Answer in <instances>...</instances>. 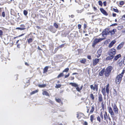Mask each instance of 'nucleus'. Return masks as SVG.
<instances>
[{
	"label": "nucleus",
	"instance_id": "6",
	"mask_svg": "<svg viewBox=\"0 0 125 125\" xmlns=\"http://www.w3.org/2000/svg\"><path fill=\"white\" fill-rule=\"evenodd\" d=\"M90 88L92 90L94 91H97L98 90V85L97 84H95L94 86L93 85H91L90 86Z\"/></svg>",
	"mask_w": 125,
	"mask_h": 125
},
{
	"label": "nucleus",
	"instance_id": "29",
	"mask_svg": "<svg viewBox=\"0 0 125 125\" xmlns=\"http://www.w3.org/2000/svg\"><path fill=\"white\" fill-rule=\"evenodd\" d=\"M80 62L81 63H85L86 62V60L84 58H83L80 60Z\"/></svg>",
	"mask_w": 125,
	"mask_h": 125
},
{
	"label": "nucleus",
	"instance_id": "21",
	"mask_svg": "<svg viewBox=\"0 0 125 125\" xmlns=\"http://www.w3.org/2000/svg\"><path fill=\"white\" fill-rule=\"evenodd\" d=\"M114 56L112 55H110V56L107 57L106 58V60H108L112 59L113 58Z\"/></svg>",
	"mask_w": 125,
	"mask_h": 125
},
{
	"label": "nucleus",
	"instance_id": "9",
	"mask_svg": "<svg viewBox=\"0 0 125 125\" xmlns=\"http://www.w3.org/2000/svg\"><path fill=\"white\" fill-rule=\"evenodd\" d=\"M112 105L113 106V110L114 112V113L115 114H117L118 113V109L116 105L115 104L113 106V104H112Z\"/></svg>",
	"mask_w": 125,
	"mask_h": 125
},
{
	"label": "nucleus",
	"instance_id": "64",
	"mask_svg": "<svg viewBox=\"0 0 125 125\" xmlns=\"http://www.w3.org/2000/svg\"><path fill=\"white\" fill-rule=\"evenodd\" d=\"M38 49L40 50H42L39 47V46H38Z\"/></svg>",
	"mask_w": 125,
	"mask_h": 125
},
{
	"label": "nucleus",
	"instance_id": "48",
	"mask_svg": "<svg viewBox=\"0 0 125 125\" xmlns=\"http://www.w3.org/2000/svg\"><path fill=\"white\" fill-rule=\"evenodd\" d=\"M123 63L124 64H125V56H124L123 59Z\"/></svg>",
	"mask_w": 125,
	"mask_h": 125
},
{
	"label": "nucleus",
	"instance_id": "57",
	"mask_svg": "<svg viewBox=\"0 0 125 125\" xmlns=\"http://www.w3.org/2000/svg\"><path fill=\"white\" fill-rule=\"evenodd\" d=\"M116 15V14L115 13H113V16L114 17H115Z\"/></svg>",
	"mask_w": 125,
	"mask_h": 125
},
{
	"label": "nucleus",
	"instance_id": "51",
	"mask_svg": "<svg viewBox=\"0 0 125 125\" xmlns=\"http://www.w3.org/2000/svg\"><path fill=\"white\" fill-rule=\"evenodd\" d=\"M3 34V32L2 31L0 30V36L2 35Z\"/></svg>",
	"mask_w": 125,
	"mask_h": 125
},
{
	"label": "nucleus",
	"instance_id": "55",
	"mask_svg": "<svg viewBox=\"0 0 125 125\" xmlns=\"http://www.w3.org/2000/svg\"><path fill=\"white\" fill-rule=\"evenodd\" d=\"M70 79L71 80H73L74 79V77L72 76V77H70Z\"/></svg>",
	"mask_w": 125,
	"mask_h": 125
},
{
	"label": "nucleus",
	"instance_id": "20",
	"mask_svg": "<svg viewBox=\"0 0 125 125\" xmlns=\"http://www.w3.org/2000/svg\"><path fill=\"white\" fill-rule=\"evenodd\" d=\"M116 31V30L115 29H113V30L111 31H110V33L109 35H113L114 34L115 32Z\"/></svg>",
	"mask_w": 125,
	"mask_h": 125
},
{
	"label": "nucleus",
	"instance_id": "60",
	"mask_svg": "<svg viewBox=\"0 0 125 125\" xmlns=\"http://www.w3.org/2000/svg\"><path fill=\"white\" fill-rule=\"evenodd\" d=\"M78 74V73H73L72 74V75H74V74Z\"/></svg>",
	"mask_w": 125,
	"mask_h": 125
},
{
	"label": "nucleus",
	"instance_id": "18",
	"mask_svg": "<svg viewBox=\"0 0 125 125\" xmlns=\"http://www.w3.org/2000/svg\"><path fill=\"white\" fill-rule=\"evenodd\" d=\"M115 41H112L109 44V47L110 48H111L113 46V45L115 43Z\"/></svg>",
	"mask_w": 125,
	"mask_h": 125
},
{
	"label": "nucleus",
	"instance_id": "26",
	"mask_svg": "<svg viewBox=\"0 0 125 125\" xmlns=\"http://www.w3.org/2000/svg\"><path fill=\"white\" fill-rule=\"evenodd\" d=\"M46 86V85L45 84H39L38 85V86L41 88H44Z\"/></svg>",
	"mask_w": 125,
	"mask_h": 125
},
{
	"label": "nucleus",
	"instance_id": "50",
	"mask_svg": "<svg viewBox=\"0 0 125 125\" xmlns=\"http://www.w3.org/2000/svg\"><path fill=\"white\" fill-rule=\"evenodd\" d=\"M124 4V2L123 1H121L120 3V4L121 5H123Z\"/></svg>",
	"mask_w": 125,
	"mask_h": 125
},
{
	"label": "nucleus",
	"instance_id": "44",
	"mask_svg": "<svg viewBox=\"0 0 125 125\" xmlns=\"http://www.w3.org/2000/svg\"><path fill=\"white\" fill-rule=\"evenodd\" d=\"M99 4L100 5L102 6V3L101 1H99L98 2Z\"/></svg>",
	"mask_w": 125,
	"mask_h": 125
},
{
	"label": "nucleus",
	"instance_id": "17",
	"mask_svg": "<svg viewBox=\"0 0 125 125\" xmlns=\"http://www.w3.org/2000/svg\"><path fill=\"white\" fill-rule=\"evenodd\" d=\"M98 100L100 102H101L103 101V98L102 95L101 94L99 95Z\"/></svg>",
	"mask_w": 125,
	"mask_h": 125
},
{
	"label": "nucleus",
	"instance_id": "47",
	"mask_svg": "<svg viewBox=\"0 0 125 125\" xmlns=\"http://www.w3.org/2000/svg\"><path fill=\"white\" fill-rule=\"evenodd\" d=\"M83 125H88V123L86 121H84Z\"/></svg>",
	"mask_w": 125,
	"mask_h": 125
},
{
	"label": "nucleus",
	"instance_id": "4",
	"mask_svg": "<svg viewBox=\"0 0 125 125\" xmlns=\"http://www.w3.org/2000/svg\"><path fill=\"white\" fill-rule=\"evenodd\" d=\"M104 38H100L99 39L95 38L93 42V43L92 46L93 47H94L95 45L98 42H100L102 41L104 39Z\"/></svg>",
	"mask_w": 125,
	"mask_h": 125
},
{
	"label": "nucleus",
	"instance_id": "16",
	"mask_svg": "<svg viewBox=\"0 0 125 125\" xmlns=\"http://www.w3.org/2000/svg\"><path fill=\"white\" fill-rule=\"evenodd\" d=\"M124 44V43H120L119 45L117 47V49L118 50H119L122 48Z\"/></svg>",
	"mask_w": 125,
	"mask_h": 125
},
{
	"label": "nucleus",
	"instance_id": "11",
	"mask_svg": "<svg viewBox=\"0 0 125 125\" xmlns=\"http://www.w3.org/2000/svg\"><path fill=\"white\" fill-rule=\"evenodd\" d=\"M108 112L112 117V116L114 115V113L111 107H109V108Z\"/></svg>",
	"mask_w": 125,
	"mask_h": 125
},
{
	"label": "nucleus",
	"instance_id": "61",
	"mask_svg": "<svg viewBox=\"0 0 125 125\" xmlns=\"http://www.w3.org/2000/svg\"><path fill=\"white\" fill-rule=\"evenodd\" d=\"M36 27L38 29H41V28L39 26H37Z\"/></svg>",
	"mask_w": 125,
	"mask_h": 125
},
{
	"label": "nucleus",
	"instance_id": "7",
	"mask_svg": "<svg viewBox=\"0 0 125 125\" xmlns=\"http://www.w3.org/2000/svg\"><path fill=\"white\" fill-rule=\"evenodd\" d=\"M122 78V77L121 75H119L117 76L115 80L116 83L119 84L120 83Z\"/></svg>",
	"mask_w": 125,
	"mask_h": 125
},
{
	"label": "nucleus",
	"instance_id": "52",
	"mask_svg": "<svg viewBox=\"0 0 125 125\" xmlns=\"http://www.w3.org/2000/svg\"><path fill=\"white\" fill-rule=\"evenodd\" d=\"M114 11L115 12H118L119 11H118V10H117V9H114Z\"/></svg>",
	"mask_w": 125,
	"mask_h": 125
},
{
	"label": "nucleus",
	"instance_id": "46",
	"mask_svg": "<svg viewBox=\"0 0 125 125\" xmlns=\"http://www.w3.org/2000/svg\"><path fill=\"white\" fill-rule=\"evenodd\" d=\"M69 75H70V73H69L67 75H66L64 77L65 78H67L69 76Z\"/></svg>",
	"mask_w": 125,
	"mask_h": 125
},
{
	"label": "nucleus",
	"instance_id": "15",
	"mask_svg": "<svg viewBox=\"0 0 125 125\" xmlns=\"http://www.w3.org/2000/svg\"><path fill=\"white\" fill-rule=\"evenodd\" d=\"M100 10L101 12L104 15L106 16L108 15L107 13L103 8H100Z\"/></svg>",
	"mask_w": 125,
	"mask_h": 125
},
{
	"label": "nucleus",
	"instance_id": "33",
	"mask_svg": "<svg viewBox=\"0 0 125 125\" xmlns=\"http://www.w3.org/2000/svg\"><path fill=\"white\" fill-rule=\"evenodd\" d=\"M25 29V28H21V27H18L16 29L20 30H23Z\"/></svg>",
	"mask_w": 125,
	"mask_h": 125
},
{
	"label": "nucleus",
	"instance_id": "10",
	"mask_svg": "<svg viewBox=\"0 0 125 125\" xmlns=\"http://www.w3.org/2000/svg\"><path fill=\"white\" fill-rule=\"evenodd\" d=\"M102 52V50L101 48H100L97 52V55H96L97 58H99L101 55Z\"/></svg>",
	"mask_w": 125,
	"mask_h": 125
},
{
	"label": "nucleus",
	"instance_id": "2",
	"mask_svg": "<svg viewBox=\"0 0 125 125\" xmlns=\"http://www.w3.org/2000/svg\"><path fill=\"white\" fill-rule=\"evenodd\" d=\"M70 84L71 85L73 86L76 87V89L79 92H80L83 87V86H81L80 88L78 87V85L75 83H70Z\"/></svg>",
	"mask_w": 125,
	"mask_h": 125
},
{
	"label": "nucleus",
	"instance_id": "12",
	"mask_svg": "<svg viewBox=\"0 0 125 125\" xmlns=\"http://www.w3.org/2000/svg\"><path fill=\"white\" fill-rule=\"evenodd\" d=\"M100 59L95 58L93 60V65H96L97 63H98Z\"/></svg>",
	"mask_w": 125,
	"mask_h": 125
},
{
	"label": "nucleus",
	"instance_id": "13",
	"mask_svg": "<svg viewBox=\"0 0 125 125\" xmlns=\"http://www.w3.org/2000/svg\"><path fill=\"white\" fill-rule=\"evenodd\" d=\"M49 29L53 33H55L56 31L53 26H50V27L49 28Z\"/></svg>",
	"mask_w": 125,
	"mask_h": 125
},
{
	"label": "nucleus",
	"instance_id": "58",
	"mask_svg": "<svg viewBox=\"0 0 125 125\" xmlns=\"http://www.w3.org/2000/svg\"><path fill=\"white\" fill-rule=\"evenodd\" d=\"M87 58L88 59H91V56H87Z\"/></svg>",
	"mask_w": 125,
	"mask_h": 125
},
{
	"label": "nucleus",
	"instance_id": "45",
	"mask_svg": "<svg viewBox=\"0 0 125 125\" xmlns=\"http://www.w3.org/2000/svg\"><path fill=\"white\" fill-rule=\"evenodd\" d=\"M2 16L3 17H5V14L4 11H3L2 13Z\"/></svg>",
	"mask_w": 125,
	"mask_h": 125
},
{
	"label": "nucleus",
	"instance_id": "32",
	"mask_svg": "<svg viewBox=\"0 0 125 125\" xmlns=\"http://www.w3.org/2000/svg\"><path fill=\"white\" fill-rule=\"evenodd\" d=\"M94 115H92L90 117V120L91 122H92L94 118Z\"/></svg>",
	"mask_w": 125,
	"mask_h": 125
},
{
	"label": "nucleus",
	"instance_id": "30",
	"mask_svg": "<svg viewBox=\"0 0 125 125\" xmlns=\"http://www.w3.org/2000/svg\"><path fill=\"white\" fill-rule=\"evenodd\" d=\"M38 90H36L35 91H33L31 93V95L33 94L36 93H37L38 92Z\"/></svg>",
	"mask_w": 125,
	"mask_h": 125
},
{
	"label": "nucleus",
	"instance_id": "22",
	"mask_svg": "<svg viewBox=\"0 0 125 125\" xmlns=\"http://www.w3.org/2000/svg\"><path fill=\"white\" fill-rule=\"evenodd\" d=\"M48 67L46 66L45 67L43 70V73H45L47 72L48 69Z\"/></svg>",
	"mask_w": 125,
	"mask_h": 125
},
{
	"label": "nucleus",
	"instance_id": "14",
	"mask_svg": "<svg viewBox=\"0 0 125 125\" xmlns=\"http://www.w3.org/2000/svg\"><path fill=\"white\" fill-rule=\"evenodd\" d=\"M104 69H103L99 73V76H102L104 74Z\"/></svg>",
	"mask_w": 125,
	"mask_h": 125
},
{
	"label": "nucleus",
	"instance_id": "28",
	"mask_svg": "<svg viewBox=\"0 0 125 125\" xmlns=\"http://www.w3.org/2000/svg\"><path fill=\"white\" fill-rule=\"evenodd\" d=\"M56 101L57 102L60 103H61V100L59 98H55Z\"/></svg>",
	"mask_w": 125,
	"mask_h": 125
},
{
	"label": "nucleus",
	"instance_id": "27",
	"mask_svg": "<svg viewBox=\"0 0 125 125\" xmlns=\"http://www.w3.org/2000/svg\"><path fill=\"white\" fill-rule=\"evenodd\" d=\"M64 75L63 73H60L57 77V78H59L62 77Z\"/></svg>",
	"mask_w": 125,
	"mask_h": 125
},
{
	"label": "nucleus",
	"instance_id": "62",
	"mask_svg": "<svg viewBox=\"0 0 125 125\" xmlns=\"http://www.w3.org/2000/svg\"><path fill=\"white\" fill-rule=\"evenodd\" d=\"M104 5L105 6L106 5V2H104Z\"/></svg>",
	"mask_w": 125,
	"mask_h": 125
},
{
	"label": "nucleus",
	"instance_id": "25",
	"mask_svg": "<svg viewBox=\"0 0 125 125\" xmlns=\"http://www.w3.org/2000/svg\"><path fill=\"white\" fill-rule=\"evenodd\" d=\"M94 105L92 106V108L90 112V113H92L94 111Z\"/></svg>",
	"mask_w": 125,
	"mask_h": 125
},
{
	"label": "nucleus",
	"instance_id": "1",
	"mask_svg": "<svg viewBox=\"0 0 125 125\" xmlns=\"http://www.w3.org/2000/svg\"><path fill=\"white\" fill-rule=\"evenodd\" d=\"M112 67L111 66H109L105 70L104 69V74L106 77H108L110 74Z\"/></svg>",
	"mask_w": 125,
	"mask_h": 125
},
{
	"label": "nucleus",
	"instance_id": "63",
	"mask_svg": "<svg viewBox=\"0 0 125 125\" xmlns=\"http://www.w3.org/2000/svg\"><path fill=\"white\" fill-rule=\"evenodd\" d=\"M109 84H108V85L106 86V88H109Z\"/></svg>",
	"mask_w": 125,
	"mask_h": 125
},
{
	"label": "nucleus",
	"instance_id": "39",
	"mask_svg": "<svg viewBox=\"0 0 125 125\" xmlns=\"http://www.w3.org/2000/svg\"><path fill=\"white\" fill-rule=\"evenodd\" d=\"M106 93L108 95L109 93V88H106Z\"/></svg>",
	"mask_w": 125,
	"mask_h": 125
},
{
	"label": "nucleus",
	"instance_id": "59",
	"mask_svg": "<svg viewBox=\"0 0 125 125\" xmlns=\"http://www.w3.org/2000/svg\"><path fill=\"white\" fill-rule=\"evenodd\" d=\"M2 9L1 8H0V15H1V11H2Z\"/></svg>",
	"mask_w": 125,
	"mask_h": 125
},
{
	"label": "nucleus",
	"instance_id": "56",
	"mask_svg": "<svg viewBox=\"0 0 125 125\" xmlns=\"http://www.w3.org/2000/svg\"><path fill=\"white\" fill-rule=\"evenodd\" d=\"M79 114H77V117L78 118V119L80 118V117H79Z\"/></svg>",
	"mask_w": 125,
	"mask_h": 125
},
{
	"label": "nucleus",
	"instance_id": "5",
	"mask_svg": "<svg viewBox=\"0 0 125 125\" xmlns=\"http://www.w3.org/2000/svg\"><path fill=\"white\" fill-rule=\"evenodd\" d=\"M104 120L106 122H108L107 119H108L110 121H111V119L109 116V115H107V113L106 112H105L104 115Z\"/></svg>",
	"mask_w": 125,
	"mask_h": 125
},
{
	"label": "nucleus",
	"instance_id": "54",
	"mask_svg": "<svg viewBox=\"0 0 125 125\" xmlns=\"http://www.w3.org/2000/svg\"><path fill=\"white\" fill-rule=\"evenodd\" d=\"M21 28H24L25 26L24 24H22L21 25Z\"/></svg>",
	"mask_w": 125,
	"mask_h": 125
},
{
	"label": "nucleus",
	"instance_id": "24",
	"mask_svg": "<svg viewBox=\"0 0 125 125\" xmlns=\"http://www.w3.org/2000/svg\"><path fill=\"white\" fill-rule=\"evenodd\" d=\"M102 92L103 93V94L104 95V96H105L106 93L105 88H103L102 89Z\"/></svg>",
	"mask_w": 125,
	"mask_h": 125
},
{
	"label": "nucleus",
	"instance_id": "3",
	"mask_svg": "<svg viewBox=\"0 0 125 125\" xmlns=\"http://www.w3.org/2000/svg\"><path fill=\"white\" fill-rule=\"evenodd\" d=\"M109 29L106 28L102 33V35L104 37H105L107 35H109L110 33V31H109Z\"/></svg>",
	"mask_w": 125,
	"mask_h": 125
},
{
	"label": "nucleus",
	"instance_id": "35",
	"mask_svg": "<svg viewBox=\"0 0 125 125\" xmlns=\"http://www.w3.org/2000/svg\"><path fill=\"white\" fill-rule=\"evenodd\" d=\"M113 94L114 96H116L117 94V92L115 89H114Z\"/></svg>",
	"mask_w": 125,
	"mask_h": 125
},
{
	"label": "nucleus",
	"instance_id": "34",
	"mask_svg": "<svg viewBox=\"0 0 125 125\" xmlns=\"http://www.w3.org/2000/svg\"><path fill=\"white\" fill-rule=\"evenodd\" d=\"M53 26L56 29H57L58 27V25L56 23H54Z\"/></svg>",
	"mask_w": 125,
	"mask_h": 125
},
{
	"label": "nucleus",
	"instance_id": "53",
	"mask_svg": "<svg viewBox=\"0 0 125 125\" xmlns=\"http://www.w3.org/2000/svg\"><path fill=\"white\" fill-rule=\"evenodd\" d=\"M81 26L80 24H78V28L79 29L81 28Z\"/></svg>",
	"mask_w": 125,
	"mask_h": 125
},
{
	"label": "nucleus",
	"instance_id": "37",
	"mask_svg": "<svg viewBox=\"0 0 125 125\" xmlns=\"http://www.w3.org/2000/svg\"><path fill=\"white\" fill-rule=\"evenodd\" d=\"M69 70V69L68 68H67L65 69L62 72L63 73L64 72H67Z\"/></svg>",
	"mask_w": 125,
	"mask_h": 125
},
{
	"label": "nucleus",
	"instance_id": "40",
	"mask_svg": "<svg viewBox=\"0 0 125 125\" xmlns=\"http://www.w3.org/2000/svg\"><path fill=\"white\" fill-rule=\"evenodd\" d=\"M124 72H125V70H123L122 73L121 74H119V75H121V76H122V77L123 76V74H124Z\"/></svg>",
	"mask_w": 125,
	"mask_h": 125
},
{
	"label": "nucleus",
	"instance_id": "43",
	"mask_svg": "<svg viewBox=\"0 0 125 125\" xmlns=\"http://www.w3.org/2000/svg\"><path fill=\"white\" fill-rule=\"evenodd\" d=\"M100 116L101 117V118L102 119H103V114L102 112H101L100 115Z\"/></svg>",
	"mask_w": 125,
	"mask_h": 125
},
{
	"label": "nucleus",
	"instance_id": "38",
	"mask_svg": "<svg viewBox=\"0 0 125 125\" xmlns=\"http://www.w3.org/2000/svg\"><path fill=\"white\" fill-rule=\"evenodd\" d=\"M32 41L33 39L32 38H30L28 40V42L29 43H30L32 42Z\"/></svg>",
	"mask_w": 125,
	"mask_h": 125
},
{
	"label": "nucleus",
	"instance_id": "42",
	"mask_svg": "<svg viewBox=\"0 0 125 125\" xmlns=\"http://www.w3.org/2000/svg\"><path fill=\"white\" fill-rule=\"evenodd\" d=\"M97 120L99 122H101V119L100 117L99 116H98L97 117Z\"/></svg>",
	"mask_w": 125,
	"mask_h": 125
},
{
	"label": "nucleus",
	"instance_id": "23",
	"mask_svg": "<svg viewBox=\"0 0 125 125\" xmlns=\"http://www.w3.org/2000/svg\"><path fill=\"white\" fill-rule=\"evenodd\" d=\"M42 94L43 95H45L47 96H49V95L48 93L46 91H43L42 93Z\"/></svg>",
	"mask_w": 125,
	"mask_h": 125
},
{
	"label": "nucleus",
	"instance_id": "41",
	"mask_svg": "<svg viewBox=\"0 0 125 125\" xmlns=\"http://www.w3.org/2000/svg\"><path fill=\"white\" fill-rule=\"evenodd\" d=\"M28 13V12L26 10H24L23 11V13L24 15L26 16L27 15Z\"/></svg>",
	"mask_w": 125,
	"mask_h": 125
},
{
	"label": "nucleus",
	"instance_id": "19",
	"mask_svg": "<svg viewBox=\"0 0 125 125\" xmlns=\"http://www.w3.org/2000/svg\"><path fill=\"white\" fill-rule=\"evenodd\" d=\"M120 56L121 55L120 54H118L115 56L114 59V61H115L117 60L120 57Z\"/></svg>",
	"mask_w": 125,
	"mask_h": 125
},
{
	"label": "nucleus",
	"instance_id": "36",
	"mask_svg": "<svg viewBox=\"0 0 125 125\" xmlns=\"http://www.w3.org/2000/svg\"><path fill=\"white\" fill-rule=\"evenodd\" d=\"M61 86V85L60 84H56V86H55V87L56 88H58L60 87Z\"/></svg>",
	"mask_w": 125,
	"mask_h": 125
},
{
	"label": "nucleus",
	"instance_id": "8",
	"mask_svg": "<svg viewBox=\"0 0 125 125\" xmlns=\"http://www.w3.org/2000/svg\"><path fill=\"white\" fill-rule=\"evenodd\" d=\"M116 50L115 49H111L109 52V55H112L114 56V55L116 53Z\"/></svg>",
	"mask_w": 125,
	"mask_h": 125
},
{
	"label": "nucleus",
	"instance_id": "49",
	"mask_svg": "<svg viewBox=\"0 0 125 125\" xmlns=\"http://www.w3.org/2000/svg\"><path fill=\"white\" fill-rule=\"evenodd\" d=\"M77 12L78 13H81L82 12V10H77Z\"/></svg>",
	"mask_w": 125,
	"mask_h": 125
},
{
	"label": "nucleus",
	"instance_id": "31",
	"mask_svg": "<svg viewBox=\"0 0 125 125\" xmlns=\"http://www.w3.org/2000/svg\"><path fill=\"white\" fill-rule=\"evenodd\" d=\"M90 97L93 100H94V98L93 95V94H91L90 95Z\"/></svg>",
	"mask_w": 125,
	"mask_h": 125
}]
</instances>
